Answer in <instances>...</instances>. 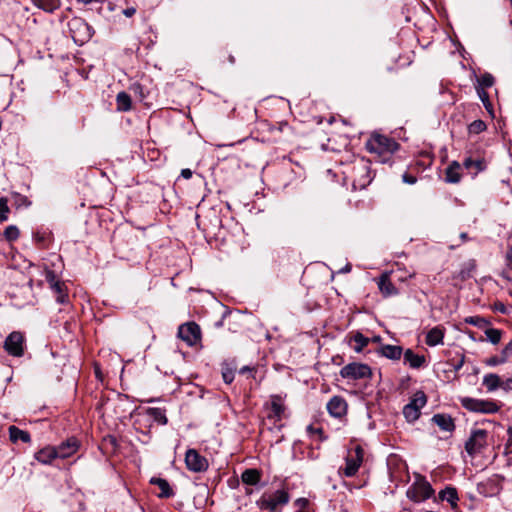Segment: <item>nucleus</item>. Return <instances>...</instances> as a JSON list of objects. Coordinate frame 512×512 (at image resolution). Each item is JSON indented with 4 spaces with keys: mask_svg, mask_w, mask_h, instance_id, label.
Returning a JSON list of instances; mask_svg holds the SVG:
<instances>
[{
    "mask_svg": "<svg viewBox=\"0 0 512 512\" xmlns=\"http://www.w3.org/2000/svg\"><path fill=\"white\" fill-rule=\"evenodd\" d=\"M79 441L75 437H70L57 447H53L57 458H68L75 454L79 449Z\"/></svg>",
    "mask_w": 512,
    "mask_h": 512,
    "instance_id": "f8f14e48",
    "label": "nucleus"
},
{
    "mask_svg": "<svg viewBox=\"0 0 512 512\" xmlns=\"http://www.w3.org/2000/svg\"><path fill=\"white\" fill-rule=\"evenodd\" d=\"M101 447L107 453H114L119 447L118 440L113 435H107L103 438Z\"/></svg>",
    "mask_w": 512,
    "mask_h": 512,
    "instance_id": "2f4dec72",
    "label": "nucleus"
},
{
    "mask_svg": "<svg viewBox=\"0 0 512 512\" xmlns=\"http://www.w3.org/2000/svg\"><path fill=\"white\" fill-rule=\"evenodd\" d=\"M403 414L407 421L414 422L419 418L420 411L417 410V408H414L412 405L407 404L403 408Z\"/></svg>",
    "mask_w": 512,
    "mask_h": 512,
    "instance_id": "e433bc0d",
    "label": "nucleus"
},
{
    "mask_svg": "<svg viewBox=\"0 0 512 512\" xmlns=\"http://www.w3.org/2000/svg\"><path fill=\"white\" fill-rule=\"evenodd\" d=\"M463 166L473 175H477L486 169V162L482 157L474 159L470 156L464 159Z\"/></svg>",
    "mask_w": 512,
    "mask_h": 512,
    "instance_id": "f3484780",
    "label": "nucleus"
},
{
    "mask_svg": "<svg viewBox=\"0 0 512 512\" xmlns=\"http://www.w3.org/2000/svg\"><path fill=\"white\" fill-rule=\"evenodd\" d=\"M369 343V338L365 337L362 333L357 332L350 339V345L356 352H361L364 347H366Z\"/></svg>",
    "mask_w": 512,
    "mask_h": 512,
    "instance_id": "7c9ffc66",
    "label": "nucleus"
},
{
    "mask_svg": "<svg viewBox=\"0 0 512 512\" xmlns=\"http://www.w3.org/2000/svg\"><path fill=\"white\" fill-rule=\"evenodd\" d=\"M243 316L239 312H226L220 324L222 326H227L228 329L232 332H238L242 327Z\"/></svg>",
    "mask_w": 512,
    "mask_h": 512,
    "instance_id": "2eb2a0df",
    "label": "nucleus"
},
{
    "mask_svg": "<svg viewBox=\"0 0 512 512\" xmlns=\"http://www.w3.org/2000/svg\"><path fill=\"white\" fill-rule=\"evenodd\" d=\"M261 479V473L257 469H246L242 475L241 480L247 485H256Z\"/></svg>",
    "mask_w": 512,
    "mask_h": 512,
    "instance_id": "c85d7f7f",
    "label": "nucleus"
},
{
    "mask_svg": "<svg viewBox=\"0 0 512 512\" xmlns=\"http://www.w3.org/2000/svg\"><path fill=\"white\" fill-rule=\"evenodd\" d=\"M8 432L10 441L13 443H17L18 441L29 443L31 441V436L27 431L21 430L14 425L8 428Z\"/></svg>",
    "mask_w": 512,
    "mask_h": 512,
    "instance_id": "5701e85b",
    "label": "nucleus"
},
{
    "mask_svg": "<svg viewBox=\"0 0 512 512\" xmlns=\"http://www.w3.org/2000/svg\"><path fill=\"white\" fill-rule=\"evenodd\" d=\"M494 309L497 312H500L502 314H505L507 312L506 306L502 302H496L494 304Z\"/></svg>",
    "mask_w": 512,
    "mask_h": 512,
    "instance_id": "5fc2aeb1",
    "label": "nucleus"
},
{
    "mask_svg": "<svg viewBox=\"0 0 512 512\" xmlns=\"http://www.w3.org/2000/svg\"><path fill=\"white\" fill-rule=\"evenodd\" d=\"M507 433H508V435H509L508 442H510V445H512V427H510V428L507 430Z\"/></svg>",
    "mask_w": 512,
    "mask_h": 512,
    "instance_id": "e2e57ef3",
    "label": "nucleus"
},
{
    "mask_svg": "<svg viewBox=\"0 0 512 512\" xmlns=\"http://www.w3.org/2000/svg\"><path fill=\"white\" fill-rule=\"evenodd\" d=\"M71 37L77 44H83L91 38L90 27L82 19L76 18L69 22Z\"/></svg>",
    "mask_w": 512,
    "mask_h": 512,
    "instance_id": "1a4fd4ad",
    "label": "nucleus"
},
{
    "mask_svg": "<svg viewBox=\"0 0 512 512\" xmlns=\"http://www.w3.org/2000/svg\"><path fill=\"white\" fill-rule=\"evenodd\" d=\"M380 353L382 356L391 359V360H398L401 358V355L403 353V349L401 346L396 345H383L380 348Z\"/></svg>",
    "mask_w": 512,
    "mask_h": 512,
    "instance_id": "a878e982",
    "label": "nucleus"
},
{
    "mask_svg": "<svg viewBox=\"0 0 512 512\" xmlns=\"http://www.w3.org/2000/svg\"><path fill=\"white\" fill-rule=\"evenodd\" d=\"M506 260L508 262V265L512 267V247L509 248V250L507 251Z\"/></svg>",
    "mask_w": 512,
    "mask_h": 512,
    "instance_id": "052dcab7",
    "label": "nucleus"
},
{
    "mask_svg": "<svg viewBox=\"0 0 512 512\" xmlns=\"http://www.w3.org/2000/svg\"><path fill=\"white\" fill-rule=\"evenodd\" d=\"M55 458L57 456L53 447H45L35 454V459L43 464H49Z\"/></svg>",
    "mask_w": 512,
    "mask_h": 512,
    "instance_id": "cd10ccee",
    "label": "nucleus"
},
{
    "mask_svg": "<svg viewBox=\"0 0 512 512\" xmlns=\"http://www.w3.org/2000/svg\"><path fill=\"white\" fill-rule=\"evenodd\" d=\"M17 203L18 205H28L29 201L26 197L17 195Z\"/></svg>",
    "mask_w": 512,
    "mask_h": 512,
    "instance_id": "bf43d9fd",
    "label": "nucleus"
},
{
    "mask_svg": "<svg viewBox=\"0 0 512 512\" xmlns=\"http://www.w3.org/2000/svg\"><path fill=\"white\" fill-rule=\"evenodd\" d=\"M33 3L43 9L47 12H53L54 10L58 9L60 6L59 0H32Z\"/></svg>",
    "mask_w": 512,
    "mask_h": 512,
    "instance_id": "72a5a7b5",
    "label": "nucleus"
},
{
    "mask_svg": "<svg viewBox=\"0 0 512 512\" xmlns=\"http://www.w3.org/2000/svg\"><path fill=\"white\" fill-rule=\"evenodd\" d=\"M464 359H465L464 356H462L461 359L458 361V363L454 365V370L455 371H458V370L461 369V367L464 364Z\"/></svg>",
    "mask_w": 512,
    "mask_h": 512,
    "instance_id": "680f3d73",
    "label": "nucleus"
},
{
    "mask_svg": "<svg viewBox=\"0 0 512 512\" xmlns=\"http://www.w3.org/2000/svg\"><path fill=\"white\" fill-rule=\"evenodd\" d=\"M9 213L8 201L5 197H0V223L7 220Z\"/></svg>",
    "mask_w": 512,
    "mask_h": 512,
    "instance_id": "c03bdc74",
    "label": "nucleus"
},
{
    "mask_svg": "<svg viewBox=\"0 0 512 512\" xmlns=\"http://www.w3.org/2000/svg\"><path fill=\"white\" fill-rule=\"evenodd\" d=\"M178 337L189 346H194L201 340L200 326L195 322H187L179 326Z\"/></svg>",
    "mask_w": 512,
    "mask_h": 512,
    "instance_id": "6e6552de",
    "label": "nucleus"
},
{
    "mask_svg": "<svg viewBox=\"0 0 512 512\" xmlns=\"http://www.w3.org/2000/svg\"><path fill=\"white\" fill-rule=\"evenodd\" d=\"M487 128L486 124L482 120H475L468 126V131L470 134H479L485 131Z\"/></svg>",
    "mask_w": 512,
    "mask_h": 512,
    "instance_id": "ea45409f",
    "label": "nucleus"
},
{
    "mask_svg": "<svg viewBox=\"0 0 512 512\" xmlns=\"http://www.w3.org/2000/svg\"><path fill=\"white\" fill-rule=\"evenodd\" d=\"M461 404L465 409L471 412H480L486 414L496 413L500 408L494 401L480 400L469 397L462 398Z\"/></svg>",
    "mask_w": 512,
    "mask_h": 512,
    "instance_id": "20e7f679",
    "label": "nucleus"
},
{
    "mask_svg": "<svg viewBox=\"0 0 512 512\" xmlns=\"http://www.w3.org/2000/svg\"><path fill=\"white\" fill-rule=\"evenodd\" d=\"M341 377L351 380H360L372 377V370L367 364L349 363L340 370Z\"/></svg>",
    "mask_w": 512,
    "mask_h": 512,
    "instance_id": "39448f33",
    "label": "nucleus"
},
{
    "mask_svg": "<svg viewBox=\"0 0 512 512\" xmlns=\"http://www.w3.org/2000/svg\"><path fill=\"white\" fill-rule=\"evenodd\" d=\"M3 234L8 241H14L19 237L20 232L16 226L10 225L5 228Z\"/></svg>",
    "mask_w": 512,
    "mask_h": 512,
    "instance_id": "37998d69",
    "label": "nucleus"
},
{
    "mask_svg": "<svg viewBox=\"0 0 512 512\" xmlns=\"http://www.w3.org/2000/svg\"><path fill=\"white\" fill-rule=\"evenodd\" d=\"M307 432L311 435V436H314V435H318L319 436V440L322 441L323 439H325V437L323 436V429L321 427H314L313 425H309L307 427Z\"/></svg>",
    "mask_w": 512,
    "mask_h": 512,
    "instance_id": "09e8293b",
    "label": "nucleus"
},
{
    "mask_svg": "<svg viewBox=\"0 0 512 512\" xmlns=\"http://www.w3.org/2000/svg\"><path fill=\"white\" fill-rule=\"evenodd\" d=\"M511 446H512V445H510V443H509V444H508V448H509V450H512V447H511Z\"/></svg>",
    "mask_w": 512,
    "mask_h": 512,
    "instance_id": "774afa93",
    "label": "nucleus"
},
{
    "mask_svg": "<svg viewBox=\"0 0 512 512\" xmlns=\"http://www.w3.org/2000/svg\"><path fill=\"white\" fill-rule=\"evenodd\" d=\"M289 494L285 490H277L272 494H264L258 501L257 505L262 510L277 512L278 507H282L289 502Z\"/></svg>",
    "mask_w": 512,
    "mask_h": 512,
    "instance_id": "f03ea898",
    "label": "nucleus"
},
{
    "mask_svg": "<svg viewBox=\"0 0 512 512\" xmlns=\"http://www.w3.org/2000/svg\"><path fill=\"white\" fill-rule=\"evenodd\" d=\"M404 361L408 363L411 368L418 369L422 367L426 361L423 355L415 354L411 349L404 352Z\"/></svg>",
    "mask_w": 512,
    "mask_h": 512,
    "instance_id": "4be33fe9",
    "label": "nucleus"
},
{
    "mask_svg": "<svg viewBox=\"0 0 512 512\" xmlns=\"http://www.w3.org/2000/svg\"><path fill=\"white\" fill-rule=\"evenodd\" d=\"M501 388L505 391L512 390V378H508L505 381L502 380Z\"/></svg>",
    "mask_w": 512,
    "mask_h": 512,
    "instance_id": "864d4df0",
    "label": "nucleus"
},
{
    "mask_svg": "<svg viewBox=\"0 0 512 512\" xmlns=\"http://www.w3.org/2000/svg\"><path fill=\"white\" fill-rule=\"evenodd\" d=\"M439 499L442 501H447L450 503L451 508L453 510L458 509L457 501H458V494L457 490L454 487H446L445 489L441 490L438 495Z\"/></svg>",
    "mask_w": 512,
    "mask_h": 512,
    "instance_id": "aec40b11",
    "label": "nucleus"
},
{
    "mask_svg": "<svg viewBox=\"0 0 512 512\" xmlns=\"http://www.w3.org/2000/svg\"><path fill=\"white\" fill-rule=\"evenodd\" d=\"M402 179L407 184H415L417 181L415 176L408 173L403 174Z\"/></svg>",
    "mask_w": 512,
    "mask_h": 512,
    "instance_id": "603ef678",
    "label": "nucleus"
},
{
    "mask_svg": "<svg viewBox=\"0 0 512 512\" xmlns=\"http://www.w3.org/2000/svg\"><path fill=\"white\" fill-rule=\"evenodd\" d=\"M353 172L355 174L353 179L354 187L358 185L360 188H365L366 185L371 182L369 166L367 164H362L358 167H354Z\"/></svg>",
    "mask_w": 512,
    "mask_h": 512,
    "instance_id": "4468645a",
    "label": "nucleus"
},
{
    "mask_svg": "<svg viewBox=\"0 0 512 512\" xmlns=\"http://www.w3.org/2000/svg\"><path fill=\"white\" fill-rule=\"evenodd\" d=\"M285 409L286 408L283 404L281 396L272 395L270 403V413L268 414L267 417L271 420H274L275 422H278L283 418Z\"/></svg>",
    "mask_w": 512,
    "mask_h": 512,
    "instance_id": "dca6fc26",
    "label": "nucleus"
},
{
    "mask_svg": "<svg viewBox=\"0 0 512 512\" xmlns=\"http://www.w3.org/2000/svg\"><path fill=\"white\" fill-rule=\"evenodd\" d=\"M485 335L492 344H498L501 340L502 332L499 329L488 328L485 330Z\"/></svg>",
    "mask_w": 512,
    "mask_h": 512,
    "instance_id": "58836bf2",
    "label": "nucleus"
},
{
    "mask_svg": "<svg viewBox=\"0 0 512 512\" xmlns=\"http://www.w3.org/2000/svg\"><path fill=\"white\" fill-rule=\"evenodd\" d=\"M147 414L151 418H153L154 421H156L157 423H159L161 425H166L168 422V419L165 415V411L161 408H156V407L148 408Z\"/></svg>",
    "mask_w": 512,
    "mask_h": 512,
    "instance_id": "473e14b6",
    "label": "nucleus"
},
{
    "mask_svg": "<svg viewBox=\"0 0 512 512\" xmlns=\"http://www.w3.org/2000/svg\"><path fill=\"white\" fill-rule=\"evenodd\" d=\"M460 238L463 240V241H466L468 239V235L467 233L463 232L460 234Z\"/></svg>",
    "mask_w": 512,
    "mask_h": 512,
    "instance_id": "69168bd1",
    "label": "nucleus"
},
{
    "mask_svg": "<svg viewBox=\"0 0 512 512\" xmlns=\"http://www.w3.org/2000/svg\"><path fill=\"white\" fill-rule=\"evenodd\" d=\"M444 329L437 326L432 328L426 335L425 342L428 346H436L443 342Z\"/></svg>",
    "mask_w": 512,
    "mask_h": 512,
    "instance_id": "b1692460",
    "label": "nucleus"
},
{
    "mask_svg": "<svg viewBox=\"0 0 512 512\" xmlns=\"http://www.w3.org/2000/svg\"><path fill=\"white\" fill-rule=\"evenodd\" d=\"M187 468L193 472H203L208 468V461L201 456L195 449H189L185 455Z\"/></svg>",
    "mask_w": 512,
    "mask_h": 512,
    "instance_id": "9d476101",
    "label": "nucleus"
},
{
    "mask_svg": "<svg viewBox=\"0 0 512 512\" xmlns=\"http://www.w3.org/2000/svg\"><path fill=\"white\" fill-rule=\"evenodd\" d=\"M222 377L225 383L230 384L234 380V372L232 369L226 367L222 370Z\"/></svg>",
    "mask_w": 512,
    "mask_h": 512,
    "instance_id": "de8ad7c7",
    "label": "nucleus"
},
{
    "mask_svg": "<svg viewBox=\"0 0 512 512\" xmlns=\"http://www.w3.org/2000/svg\"><path fill=\"white\" fill-rule=\"evenodd\" d=\"M192 171L188 168L182 169L181 176L185 179H190L192 177Z\"/></svg>",
    "mask_w": 512,
    "mask_h": 512,
    "instance_id": "13d9d810",
    "label": "nucleus"
},
{
    "mask_svg": "<svg viewBox=\"0 0 512 512\" xmlns=\"http://www.w3.org/2000/svg\"><path fill=\"white\" fill-rule=\"evenodd\" d=\"M117 110L118 111H129L132 106L131 97L128 93L122 91L116 96Z\"/></svg>",
    "mask_w": 512,
    "mask_h": 512,
    "instance_id": "c756f323",
    "label": "nucleus"
},
{
    "mask_svg": "<svg viewBox=\"0 0 512 512\" xmlns=\"http://www.w3.org/2000/svg\"><path fill=\"white\" fill-rule=\"evenodd\" d=\"M34 240L41 249H45L51 242V235L48 232H36L34 234Z\"/></svg>",
    "mask_w": 512,
    "mask_h": 512,
    "instance_id": "f704fd0d",
    "label": "nucleus"
},
{
    "mask_svg": "<svg viewBox=\"0 0 512 512\" xmlns=\"http://www.w3.org/2000/svg\"><path fill=\"white\" fill-rule=\"evenodd\" d=\"M477 94L479 98L482 100L483 104L487 107V105H490L489 102V94L485 91V89L482 88H476Z\"/></svg>",
    "mask_w": 512,
    "mask_h": 512,
    "instance_id": "8fccbe9b",
    "label": "nucleus"
},
{
    "mask_svg": "<svg viewBox=\"0 0 512 512\" xmlns=\"http://www.w3.org/2000/svg\"><path fill=\"white\" fill-rule=\"evenodd\" d=\"M461 165L457 161H453L445 169V181L447 183L456 184L461 180Z\"/></svg>",
    "mask_w": 512,
    "mask_h": 512,
    "instance_id": "a211bd4d",
    "label": "nucleus"
},
{
    "mask_svg": "<svg viewBox=\"0 0 512 512\" xmlns=\"http://www.w3.org/2000/svg\"><path fill=\"white\" fill-rule=\"evenodd\" d=\"M364 459V450L360 445H356L353 450H349L346 456V466L343 470V473L347 477L354 476Z\"/></svg>",
    "mask_w": 512,
    "mask_h": 512,
    "instance_id": "0eeeda50",
    "label": "nucleus"
},
{
    "mask_svg": "<svg viewBox=\"0 0 512 512\" xmlns=\"http://www.w3.org/2000/svg\"><path fill=\"white\" fill-rule=\"evenodd\" d=\"M501 354L506 361L512 356V340L502 349Z\"/></svg>",
    "mask_w": 512,
    "mask_h": 512,
    "instance_id": "3c124183",
    "label": "nucleus"
},
{
    "mask_svg": "<svg viewBox=\"0 0 512 512\" xmlns=\"http://www.w3.org/2000/svg\"><path fill=\"white\" fill-rule=\"evenodd\" d=\"M228 61L231 63V64H234L235 63V58L233 55H229L228 57Z\"/></svg>",
    "mask_w": 512,
    "mask_h": 512,
    "instance_id": "338daca9",
    "label": "nucleus"
},
{
    "mask_svg": "<svg viewBox=\"0 0 512 512\" xmlns=\"http://www.w3.org/2000/svg\"><path fill=\"white\" fill-rule=\"evenodd\" d=\"M130 90L137 96L140 100L145 98L143 86L140 83H133L130 86Z\"/></svg>",
    "mask_w": 512,
    "mask_h": 512,
    "instance_id": "a18cd8bd",
    "label": "nucleus"
},
{
    "mask_svg": "<svg viewBox=\"0 0 512 512\" xmlns=\"http://www.w3.org/2000/svg\"><path fill=\"white\" fill-rule=\"evenodd\" d=\"M54 274L53 272H49L47 274V280L51 283L52 289L55 291L56 294H59V292L65 291V285L63 282L60 281H54Z\"/></svg>",
    "mask_w": 512,
    "mask_h": 512,
    "instance_id": "a19ab883",
    "label": "nucleus"
},
{
    "mask_svg": "<svg viewBox=\"0 0 512 512\" xmlns=\"http://www.w3.org/2000/svg\"><path fill=\"white\" fill-rule=\"evenodd\" d=\"M494 77L490 73H484L478 78V86L476 88H490L494 84Z\"/></svg>",
    "mask_w": 512,
    "mask_h": 512,
    "instance_id": "4c0bfd02",
    "label": "nucleus"
},
{
    "mask_svg": "<svg viewBox=\"0 0 512 512\" xmlns=\"http://www.w3.org/2000/svg\"><path fill=\"white\" fill-rule=\"evenodd\" d=\"M329 414L335 418H342L347 413V402L340 396H334L327 403Z\"/></svg>",
    "mask_w": 512,
    "mask_h": 512,
    "instance_id": "ddd939ff",
    "label": "nucleus"
},
{
    "mask_svg": "<svg viewBox=\"0 0 512 512\" xmlns=\"http://www.w3.org/2000/svg\"><path fill=\"white\" fill-rule=\"evenodd\" d=\"M434 493V490L429 482L424 478L417 480L407 490V497L415 502H422L429 499Z\"/></svg>",
    "mask_w": 512,
    "mask_h": 512,
    "instance_id": "423d86ee",
    "label": "nucleus"
},
{
    "mask_svg": "<svg viewBox=\"0 0 512 512\" xmlns=\"http://www.w3.org/2000/svg\"><path fill=\"white\" fill-rule=\"evenodd\" d=\"M67 297L65 291L59 292V294H57V301L63 304L67 301Z\"/></svg>",
    "mask_w": 512,
    "mask_h": 512,
    "instance_id": "4d7b16f0",
    "label": "nucleus"
},
{
    "mask_svg": "<svg viewBox=\"0 0 512 512\" xmlns=\"http://www.w3.org/2000/svg\"><path fill=\"white\" fill-rule=\"evenodd\" d=\"M488 433L484 429H475L465 443L466 452L474 457L486 448Z\"/></svg>",
    "mask_w": 512,
    "mask_h": 512,
    "instance_id": "7ed1b4c3",
    "label": "nucleus"
},
{
    "mask_svg": "<svg viewBox=\"0 0 512 512\" xmlns=\"http://www.w3.org/2000/svg\"><path fill=\"white\" fill-rule=\"evenodd\" d=\"M135 13H136V8H134V7H129V8H126L123 10V14L126 17H132Z\"/></svg>",
    "mask_w": 512,
    "mask_h": 512,
    "instance_id": "6e6d98bb",
    "label": "nucleus"
},
{
    "mask_svg": "<svg viewBox=\"0 0 512 512\" xmlns=\"http://www.w3.org/2000/svg\"><path fill=\"white\" fill-rule=\"evenodd\" d=\"M378 288L385 297L395 295L397 293V289L391 282L387 273H384L380 276L378 280Z\"/></svg>",
    "mask_w": 512,
    "mask_h": 512,
    "instance_id": "6ab92c4d",
    "label": "nucleus"
},
{
    "mask_svg": "<svg viewBox=\"0 0 512 512\" xmlns=\"http://www.w3.org/2000/svg\"><path fill=\"white\" fill-rule=\"evenodd\" d=\"M427 397L423 391L416 392L411 401L408 403L409 405H412L414 408H417V410L420 411V409L426 404Z\"/></svg>",
    "mask_w": 512,
    "mask_h": 512,
    "instance_id": "c9c22d12",
    "label": "nucleus"
},
{
    "mask_svg": "<svg viewBox=\"0 0 512 512\" xmlns=\"http://www.w3.org/2000/svg\"><path fill=\"white\" fill-rule=\"evenodd\" d=\"M369 152L377 154L379 161L386 163L392 154L399 149V144L392 138L380 134H373L366 143Z\"/></svg>",
    "mask_w": 512,
    "mask_h": 512,
    "instance_id": "f257e3e1",
    "label": "nucleus"
},
{
    "mask_svg": "<svg viewBox=\"0 0 512 512\" xmlns=\"http://www.w3.org/2000/svg\"><path fill=\"white\" fill-rule=\"evenodd\" d=\"M505 362H506L505 357H503L502 354H500L499 356H492L485 360V364L488 366H497V365L503 364Z\"/></svg>",
    "mask_w": 512,
    "mask_h": 512,
    "instance_id": "49530a36",
    "label": "nucleus"
},
{
    "mask_svg": "<svg viewBox=\"0 0 512 512\" xmlns=\"http://www.w3.org/2000/svg\"><path fill=\"white\" fill-rule=\"evenodd\" d=\"M251 370H252V369H251L250 367L245 366V367H243V368H241V369H240V373H241V374H243V373H245V372H247V371H251Z\"/></svg>",
    "mask_w": 512,
    "mask_h": 512,
    "instance_id": "0e129e2a",
    "label": "nucleus"
},
{
    "mask_svg": "<svg viewBox=\"0 0 512 512\" xmlns=\"http://www.w3.org/2000/svg\"><path fill=\"white\" fill-rule=\"evenodd\" d=\"M483 385L487 388L488 391H495L498 388H501L502 379L499 375L490 373L484 376Z\"/></svg>",
    "mask_w": 512,
    "mask_h": 512,
    "instance_id": "bb28decb",
    "label": "nucleus"
},
{
    "mask_svg": "<svg viewBox=\"0 0 512 512\" xmlns=\"http://www.w3.org/2000/svg\"><path fill=\"white\" fill-rule=\"evenodd\" d=\"M23 335L20 332H12L5 340L4 348L12 356L23 355Z\"/></svg>",
    "mask_w": 512,
    "mask_h": 512,
    "instance_id": "9b49d317",
    "label": "nucleus"
},
{
    "mask_svg": "<svg viewBox=\"0 0 512 512\" xmlns=\"http://www.w3.org/2000/svg\"><path fill=\"white\" fill-rule=\"evenodd\" d=\"M150 483L160 488L161 493L158 495L160 498H170L174 495V491L170 487L167 480L153 477L151 478Z\"/></svg>",
    "mask_w": 512,
    "mask_h": 512,
    "instance_id": "393cba45",
    "label": "nucleus"
},
{
    "mask_svg": "<svg viewBox=\"0 0 512 512\" xmlns=\"http://www.w3.org/2000/svg\"><path fill=\"white\" fill-rule=\"evenodd\" d=\"M465 322L479 328H484L489 325V321L480 316H471L465 319Z\"/></svg>",
    "mask_w": 512,
    "mask_h": 512,
    "instance_id": "79ce46f5",
    "label": "nucleus"
},
{
    "mask_svg": "<svg viewBox=\"0 0 512 512\" xmlns=\"http://www.w3.org/2000/svg\"><path fill=\"white\" fill-rule=\"evenodd\" d=\"M432 421L442 430L451 432L455 428V424L451 416L446 414H435Z\"/></svg>",
    "mask_w": 512,
    "mask_h": 512,
    "instance_id": "412c9836",
    "label": "nucleus"
}]
</instances>
